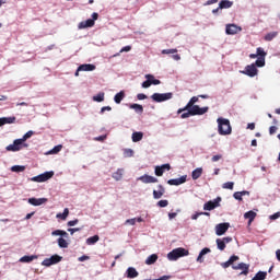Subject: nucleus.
<instances>
[{
    "instance_id": "obj_1",
    "label": "nucleus",
    "mask_w": 280,
    "mask_h": 280,
    "mask_svg": "<svg viewBox=\"0 0 280 280\" xmlns=\"http://www.w3.org/2000/svg\"><path fill=\"white\" fill-rule=\"evenodd\" d=\"M218 124V132L221 135V137H226L228 135H231L233 132V128L231 127V120L228 118L219 117L217 119Z\"/></svg>"
},
{
    "instance_id": "obj_2",
    "label": "nucleus",
    "mask_w": 280,
    "mask_h": 280,
    "mask_svg": "<svg viewBox=\"0 0 280 280\" xmlns=\"http://www.w3.org/2000/svg\"><path fill=\"white\" fill-rule=\"evenodd\" d=\"M51 236L59 237L57 240V244H58L59 248H69V242L67 241V240H69V233H67V231L55 230L51 232Z\"/></svg>"
},
{
    "instance_id": "obj_3",
    "label": "nucleus",
    "mask_w": 280,
    "mask_h": 280,
    "mask_svg": "<svg viewBox=\"0 0 280 280\" xmlns=\"http://www.w3.org/2000/svg\"><path fill=\"white\" fill-rule=\"evenodd\" d=\"M186 110L188 112L180 115L182 119H189V117H194L196 115H205L206 113H209V107L195 106L192 108H187Z\"/></svg>"
},
{
    "instance_id": "obj_4",
    "label": "nucleus",
    "mask_w": 280,
    "mask_h": 280,
    "mask_svg": "<svg viewBox=\"0 0 280 280\" xmlns=\"http://www.w3.org/2000/svg\"><path fill=\"white\" fill-rule=\"evenodd\" d=\"M188 255L189 249H185L184 247H177L167 254V259L168 261H178L180 257H188Z\"/></svg>"
},
{
    "instance_id": "obj_5",
    "label": "nucleus",
    "mask_w": 280,
    "mask_h": 280,
    "mask_svg": "<svg viewBox=\"0 0 280 280\" xmlns=\"http://www.w3.org/2000/svg\"><path fill=\"white\" fill-rule=\"evenodd\" d=\"M23 148H30L28 143H25L21 138L15 139L12 144L5 147L7 152H21Z\"/></svg>"
},
{
    "instance_id": "obj_6",
    "label": "nucleus",
    "mask_w": 280,
    "mask_h": 280,
    "mask_svg": "<svg viewBox=\"0 0 280 280\" xmlns=\"http://www.w3.org/2000/svg\"><path fill=\"white\" fill-rule=\"evenodd\" d=\"M174 97V93L167 92V93H153L151 95V100L153 102H156L158 104H161V102H167Z\"/></svg>"
},
{
    "instance_id": "obj_7",
    "label": "nucleus",
    "mask_w": 280,
    "mask_h": 280,
    "mask_svg": "<svg viewBox=\"0 0 280 280\" xmlns=\"http://www.w3.org/2000/svg\"><path fill=\"white\" fill-rule=\"evenodd\" d=\"M240 73H242L243 75H247L248 78H255L259 73L256 61L246 66L244 70L240 71Z\"/></svg>"
},
{
    "instance_id": "obj_8",
    "label": "nucleus",
    "mask_w": 280,
    "mask_h": 280,
    "mask_svg": "<svg viewBox=\"0 0 280 280\" xmlns=\"http://www.w3.org/2000/svg\"><path fill=\"white\" fill-rule=\"evenodd\" d=\"M256 54L258 56V58L256 60V66L258 68L266 67V56H268V52L266 50H264V48L258 47L256 49Z\"/></svg>"
},
{
    "instance_id": "obj_9",
    "label": "nucleus",
    "mask_w": 280,
    "mask_h": 280,
    "mask_svg": "<svg viewBox=\"0 0 280 280\" xmlns=\"http://www.w3.org/2000/svg\"><path fill=\"white\" fill-rule=\"evenodd\" d=\"M49 178H54V171H48V172L42 173L37 176L32 177L31 180L33 183H47V180H49Z\"/></svg>"
},
{
    "instance_id": "obj_10",
    "label": "nucleus",
    "mask_w": 280,
    "mask_h": 280,
    "mask_svg": "<svg viewBox=\"0 0 280 280\" xmlns=\"http://www.w3.org/2000/svg\"><path fill=\"white\" fill-rule=\"evenodd\" d=\"M100 14L92 13V19H88L86 21H82L79 23L78 28L79 30H86V27H93L95 25V21H97Z\"/></svg>"
},
{
    "instance_id": "obj_11",
    "label": "nucleus",
    "mask_w": 280,
    "mask_h": 280,
    "mask_svg": "<svg viewBox=\"0 0 280 280\" xmlns=\"http://www.w3.org/2000/svg\"><path fill=\"white\" fill-rule=\"evenodd\" d=\"M60 261H62V256L55 254L50 258H45L42 261V266L49 268V266H56V264H60Z\"/></svg>"
},
{
    "instance_id": "obj_12",
    "label": "nucleus",
    "mask_w": 280,
    "mask_h": 280,
    "mask_svg": "<svg viewBox=\"0 0 280 280\" xmlns=\"http://www.w3.org/2000/svg\"><path fill=\"white\" fill-rule=\"evenodd\" d=\"M220 202H222L221 197H217L213 200L207 201L203 205V211H213V209H218V207H220Z\"/></svg>"
},
{
    "instance_id": "obj_13",
    "label": "nucleus",
    "mask_w": 280,
    "mask_h": 280,
    "mask_svg": "<svg viewBox=\"0 0 280 280\" xmlns=\"http://www.w3.org/2000/svg\"><path fill=\"white\" fill-rule=\"evenodd\" d=\"M230 226H231V223L229 222L217 224L214 228L215 235H218L219 237L224 235V233L229 231Z\"/></svg>"
},
{
    "instance_id": "obj_14",
    "label": "nucleus",
    "mask_w": 280,
    "mask_h": 280,
    "mask_svg": "<svg viewBox=\"0 0 280 280\" xmlns=\"http://www.w3.org/2000/svg\"><path fill=\"white\" fill-rule=\"evenodd\" d=\"M240 32H242V28L236 24H226L225 26V34H228V36H235V34H240Z\"/></svg>"
},
{
    "instance_id": "obj_15",
    "label": "nucleus",
    "mask_w": 280,
    "mask_h": 280,
    "mask_svg": "<svg viewBox=\"0 0 280 280\" xmlns=\"http://www.w3.org/2000/svg\"><path fill=\"white\" fill-rule=\"evenodd\" d=\"M233 270H242L240 275H244L245 277L248 275V270L250 269V265L245 264V262H240L238 265H233L232 266Z\"/></svg>"
},
{
    "instance_id": "obj_16",
    "label": "nucleus",
    "mask_w": 280,
    "mask_h": 280,
    "mask_svg": "<svg viewBox=\"0 0 280 280\" xmlns=\"http://www.w3.org/2000/svg\"><path fill=\"white\" fill-rule=\"evenodd\" d=\"M137 180H140L144 185H150L151 183H159V178L148 174L138 177Z\"/></svg>"
},
{
    "instance_id": "obj_17",
    "label": "nucleus",
    "mask_w": 280,
    "mask_h": 280,
    "mask_svg": "<svg viewBox=\"0 0 280 280\" xmlns=\"http://www.w3.org/2000/svg\"><path fill=\"white\" fill-rule=\"evenodd\" d=\"M172 170V166L170 164H162L160 166H155L154 174L155 176H163L165 172H170Z\"/></svg>"
},
{
    "instance_id": "obj_18",
    "label": "nucleus",
    "mask_w": 280,
    "mask_h": 280,
    "mask_svg": "<svg viewBox=\"0 0 280 280\" xmlns=\"http://www.w3.org/2000/svg\"><path fill=\"white\" fill-rule=\"evenodd\" d=\"M187 183V175H183L178 178H173L167 180V185L178 187V185H185Z\"/></svg>"
},
{
    "instance_id": "obj_19",
    "label": "nucleus",
    "mask_w": 280,
    "mask_h": 280,
    "mask_svg": "<svg viewBox=\"0 0 280 280\" xmlns=\"http://www.w3.org/2000/svg\"><path fill=\"white\" fill-rule=\"evenodd\" d=\"M28 205H32V207H42V205H45L47 202V198H28L27 199Z\"/></svg>"
},
{
    "instance_id": "obj_20",
    "label": "nucleus",
    "mask_w": 280,
    "mask_h": 280,
    "mask_svg": "<svg viewBox=\"0 0 280 280\" xmlns=\"http://www.w3.org/2000/svg\"><path fill=\"white\" fill-rule=\"evenodd\" d=\"M211 253V248L205 247L200 250L198 257L196 258L197 264H205V255H209Z\"/></svg>"
},
{
    "instance_id": "obj_21",
    "label": "nucleus",
    "mask_w": 280,
    "mask_h": 280,
    "mask_svg": "<svg viewBox=\"0 0 280 280\" xmlns=\"http://www.w3.org/2000/svg\"><path fill=\"white\" fill-rule=\"evenodd\" d=\"M165 195V187L163 185L158 186V190H153V198L154 200H160Z\"/></svg>"
},
{
    "instance_id": "obj_22",
    "label": "nucleus",
    "mask_w": 280,
    "mask_h": 280,
    "mask_svg": "<svg viewBox=\"0 0 280 280\" xmlns=\"http://www.w3.org/2000/svg\"><path fill=\"white\" fill-rule=\"evenodd\" d=\"M126 277L127 279H137V277H139V271H137L135 267H129L126 270Z\"/></svg>"
},
{
    "instance_id": "obj_23",
    "label": "nucleus",
    "mask_w": 280,
    "mask_h": 280,
    "mask_svg": "<svg viewBox=\"0 0 280 280\" xmlns=\"http://www.w3.org/2000/svg\"><path fill=\"white\" fill-rule=\"evenodd\" d=\"M244 218H245V220H248V226H250V224H253V221L255 220V218H257V212L249 210L244 213Z\"/></svg>"
},
{
    "instance_id": "obj_24",
    "label": "nucleus",
    "mask_w": 280,
    "mask_h": 280,
    "mask_svg": "<svg viewBox=\"0 0 280 280\" xmlns=\"http://www.w3.org/2000/svg\"><path fill=\"white\" fill-rule=\"evenodd\" d=\"M7 124H16V117H14V116L1 117L0 118V128L2 126H5Z\"/></svg>"
},
{
    "instance_id": "obj_25",
    "label": "nucleus",
    "mask_w": 280,
    "mask_h": 280,
    "mask_svg": "<svg viewBox=\"0 0 280 280\" xmlns=\"http://www.w3.org/2000/svg\"><path fill=\"white\" fill-rule=\"evenodd\" d=\"M230 8H233V1H231V0H221L219 2V10H229Z\"/></svg>"
},
{
    "instance_id": "obj_26",
    "label": "nucleus",
    "mask_w": 280,
    "mask_h": 280,
    "mask_svg": "<svg viewBox=\"0 0 280 280\" xmlns=\"http://www.w3.org/2000/svg\"><path fill=\"white\" fill-rule=\"evenodd\" d=\"M129 108L131 110H135V113H137V115H143V105L133 103L129 105Z\"/></svg>"
},
{
    "instance_id": "obj_27",
    "label": "nucleus",
    "mask_w": 280,
    "mask_h": 280,
    "mask_svg": "<svg viewBox=\"0 0 280 280\" xmlns=\"http://www.w3.org/2000/svg\"><path fill=\"white\" fill-rule=\"evenodd\" d=\"M78 71H95V65L93 63H83L78 67Z\"/></svg>"
},
{
    "instance_id": "obj_28",
    "label": "nucleus",
    "mask_w": 280,
    "mask_h": 280,
    "mask_svg": "<svg viewBox=\"0 0 280 280\" xmlns=\"http://www.w3.org/2000/svg\"><path fill=\"white\" fill-rule=\"evenodd\" d=\"M143 140V132L142 131H136L131 135V141L133 143H139V141Z\"/></svg>"
},
{
    "instance_id": "obj_29",
    "label": "nucleus",
    "mask_w": 280,
    "mask_h": 280,
    "mask_svg": "<svg viewBox=\"0 0 280 280\" xmlns=\"http://www.w3.org/2000/svg\"><path fill=\"white\" fill-rule=\"evenodd\" d=\"M34 259H38V256L36 255H31V256H23L20 258V262L21 264H32V261H34Z\"/></svg>"
},
{
    "instance_id": "obj_30",
    "label": "nucleus",
    "mask_w": 280,
    "mask_h": 280,
    "mask_svg": "<svg viewBox=\"0 0 280 280\" xmlns=\"http://www.w3.org/2000/svg\"><path fill=\"white\" fill-rule=\"evenodd\" d=\"M114 180H121L124 178V168H118L115 173L112 174Z\"/></svg>"
},
{
    "instance_id": "obj_31",
    "label": "nucleus",
    "mask_w": 280,
    "mask_h": 280,
    "mask_svg": "<svg viewBox=\"0 0 280 280\" xmlns=\"http://www.w3.org/2000/svg\"><path fill=\"white\" fill-rule=\"evenodd\" d=\"M201 176H202V167H197L191 173L192 180H198V178H200Z\"/></svg>"
},
{
    "instance_id": "obj_32",
    "label": "nucleus",
    "mask_w": 280,
    "mask_h": 280,
    "mask_svg": "<svg viewBox=\"0 0 280 280\" xmlns=\"http://www.w3.org/2000/svg\"><path fill=\"white\" fill-rule=\"evenodd\" d=\"M126 97V92L120 91L114 96L115 104H121V101Z\"/></svg>"
},
{
    "instance_id": "obj_33",
    "label": "nucleus",
    "mask_w": 280,
    "mask_h": 280,
    "mask_svg": "<svg viewBox=\"0 0 280 280\" xmlns=\"http://www.w3.org/2000/svg\"><path fill=\"white\" fill-rule=\"evenodd\" d=\"M97 242H100V235H94L86 238L85 244H88V246H93L94 244H97Z\"/></svg>"
},
{
    "instance_id": "obj_34",
    "label": "nucleus",
    "mask_w": 280,
    "mask_h": 280,
    "mask_svg": "<svg viewBox=\"0 0 280 280\" xmlns=\"http://www.w3.org/2000/svg\"><path fill=\"white\" fill-rule=\"evenodd\" d=\"M159 259V256L156 254H152L150 255L147 259H145V264L147 266H152V264H156V260Z\"/></svg>"
},
{
    "instance_id": "obj_35",
    "label": "nucleus",
    "mask_w": 280,
    "mask_h": 280,
    "mask_svg": "<svg viewBox=\"0 0 280 280\" xmlns=\"http://www.w3.org/2000/svg\"><path fill=\"white\" fill-rule=\"evenodd\" d=\"M266 277H268V272L266 271H258L252 280H266Z\"/></svg>"
},
{
    "instance_id": "obj_36",
    "label": "nucleus",
    "mask_w": 280,
    "mask_h": 280,
    "mask_svg": "<svg viewBox=\"0 0 280 280\" xmlns=\"http://www.w3.org/2000/svg\"><path fill=\"white\" fill-rule=\"evenodd\" d=\"M198 103V97L197 96H192L189 102L186 104L184 110H187V108H194L195 106H198V105H194Z\"/></svg>"
},
{
    "instance_id": "obj_37",
    "label": "nucleus",
    "mask_w": 280,
    "mask_h": 280,
    "mask_svg": "<svg viewBox=\"0 0 280 280\" xmlns=\"http://www.w3.org/2000/svg\"><path fill=\"white\" fill-rule=\"evenodd\" d=\"M56 218L58 220H67V218H69V208L63 209L62 213H57Z\"/></svg>"
},
{
    "instance_id": "obj_38",
    "label": "nucleus",
    "mask_w": 280,
    "mask_h": 280,
    "mask_svg": "<svg viewBox=\"0 0 280 280\" xmlns=\"http://www.w3.org/2000/svg\"><path fill=\"white\" fill-rule=\"evenodd\" d=\"M144 78L145 80H150L151 84H153L154 86L161 84V80L154 79L152 74H145Z\"/></svg>"
},
{
    "instance_id": "obj_39",
    "label": "nucleus",
    "mask_w": 280,
    "mask_h": 280,
    "mask_svg": "<svg viewBox=\"0 0 280 280\" xmlns=\"http://www.w3.org/2000/svg\"><path fill=\"white\" fill-rule=\"evenodd\" d=\"M62 150V144H58L56 147H54L51 150H49L48 152H46L47 155L49 154H58V152H60Z\"/></svg>"
},
{
    "instance_id": "obj_40",
    "label": "nucleus",
    "mask_w": 280,
    "mask_h": 280,
    "mask_svg": "<svg viewBox=\"0 0 280 280\" xmlns=\"http://www.w3.org/2000/svg\"><path fill=\"white\" fill-rule=\"evenodd\" d=\"M11 172H15V174H21V172H25V166H23V165H13L11 167Z\"/></svg>"
},
{
    "instance_id": "obj_41",
    "label": "nucleus",
    "mask_w": 280,
    "mask_h": 280,
    "mask_svg": "<svg viewBox=\"0 0 280 280\" xmlns=\"http://www.w3.org/2000/svg\"><path fill=\"white\" fill-rule=\"evenodd\" d=\"M277 36H279L278 32H270L267 35H265V40L270 43V40H272L273 38H277Z\"/></svg>"
},
{
    "instance_id": "obj_42",
    "label": "nucleus",
    "mask_w": 280,
    "mask_h": 280,
    "mask_svg": "<svg viewBox=\"0 0 280 280\" xmlns=\"http://www.w3.org/2000/svg\"><path fill=\"white\" fill-rule=\"evenodd\" d=\"M104 95H105L104 92H100L98 94L94 95L92 100L93 102H98V103L104 102Z\"/></svg>"
},
{
    "instance_id": "obj_43",
    "label": "nucleus",
    "mask_w": 280,
    "mask_h": 280,
    "mask_svg": "<svg viewBox=\"0 0 280 280\" xmlns=\"http://www.w3.org/2000/svg\"><path fill=\"white\" fill-rule=\"evenodd\" d=\"M215 242L218 250H224L226 248V244L222 242V238H217Z\"/></svg>"
},
{
    "instance_id": "obj_44",
    "label": "nucleus",
    "mask_w": 280,
    "mask_h": 280,
    "mask_svg": "<svg viewBox=\"0 0 280 280\" xmlns=\"http://www.w3.org/2000/svg\"><path fill=\"white\" fill-rule=\"evenodd\" d=\"M124 156L125 159H131V156H135V151L132 149H125Z\"/></svg>"
},
{
    "instance_id": "obj_45",
    "label": "nucleus",
    "mask_w": 280,
    "mask_h": 280,
    "mask_svg": "<svg viewBox=\"0 0 280 280\" xmlns=\"http://www.w3.org/2000/svg\"><path fill=\"white\" fill-rule=\"evenodd\" d=\"M34 136V131L30 130L27 131L22 138H20L24 143L27 139H32V137Z\"/></svg>"
},
{
    "instance_id": "obj_46",
    "label": "nucleus",
    "mask_w": 280,
    "mask_h": 280,
    "mask_svg": "<svg viewBox=\"0 0 280 280\" xmlns=\"http://www.w3.org/2000/svg\"><path fill=\"white\" fill-rule=\"evenodd\" d=\"M159 207H161V209H165V207H167V205H170V201H167V199L164 200H160L156 203Z\"/></svg>"
},
{
    "instance_id": "obj_47",
    "label": "nucleus",
    "mask_w": 280,
    "mask_h": 280,
    "mask_svg": "<svg viewBox=\"0 0 280 280\" xmlns=\"http://www.w3.org/2000/svg\"><path fill=\"white\" fill-rule=\"evenodd\" d=\"M125 224L126 225H129V226H135L136 224H137V219H127L126 221H125Z\"/></svg>"
},
{
    "instance_id": "obj_48",
    "label": "nucleus",
    "mask_w": 280,
    "mask_h": 280,
    "mask_svg": "<svg viewBox=\"0 0 280 280\" xmlns=\"http://www.w3.org/2000/svg\"><path fill=\"white\" fill-rule=\"evenodd\" d=\"M235 184L233 182H226L223 184V189H233Z\"/></svg>"
},
{
    "instance_id": "obj_49",
    "label": "nucleus",
    "mask_w": 280,
    "mask_h": 280,
    "mask_svg": "<svg viewBox=\"0 0 280 280\" xmlns=\"http://www.w3.org/2000/svg\"><path fill=\"white\" fill-rule=\"evenodd\" d=\"M151 82L150 79H147L145 81L142 82L141 86L142 89H150L151 88Z\"/></svg>"
},
{
    "instance_id": "obj_50",
    "label": "nucleus",
    "mask_w": 280,
    "mask_h": 280,
    "mask_svg": "<svg viewBox=\"0 0 280 280\" xmlns=\"http://www.w3.org/2000/svg\"><path fill=\"white\" fill-rule=\"evenodd\" d=\"M79 231H82V228H70V229H68V233H70V235H73V233H78Z\"/></svg>"
},
{
    "instance_id": "obj_51",
    "label": "nucleus",
    "mask_w": 280,
    "mask_h": 280,
    "mask_svg": "<svg viewBox=\"0 0 280 280\" xmlns=\"http://www.w3.org/2000/svg\"><path fill=\"white\" fill-rule=\"evenodd\" d=\"M240 260V256H235V255H232L228 261H230V264H235V261H238Z\"/></svg>"
},
{
    "instance_id": "obj_52",
    "label": "nucleus",
    "mask_w": 280,
    "mask_h": 280,
    "mask_svg": "<svg viewBox=\"0 0 280 280\" xmlns=\"http://www.w3.org/2000/svg\"><path fill=\"white\" fill-rule=\"evenodd\" d=\"M233 198H234L235 200L242 201V200H243V198H242V192H240V191L234 192V194H233Z\"/></svg>"
},
{
    "instance_id": "obj_53",
    "label": "nucleus",
    "mask_w": 280,
    "mask_h": 280,
    "mask_svg": "<svg viewBox=\"0 0 280 280\" xmlns=\"http://www.w3.org/2000/svg\"><path fill=\"white\" fill-rule=\"evenodd\" d=\"M176 51H178L177 49H163L162 50V54H166V55H170V54H176Z\"/></svg>"
},
{
    "instance_id": "obj_54",
    "label": "nucleus",
    "mask_w": 280,
    "mask_h": 280,
    "mask_svg": "<svg viewBox=\"0 0 280 280\" xmlns=\"http://www.w3.org/2000/svg\"><path fill=\"white\" fill-rule=\"evenodd\" d=\"M222 159V154H217L211 158L212 163H218Z\"/></svg>"
},
{
    "instance_id": "obj_55",
    "label": "nucleus",
    "mask_w": 280,
    "mask_h": 280,
    "mask_svg": "<svg viewBox=\"0 0 280 280\" xmlns=\"http://www.w3.org/2000/svg\"><path fill=\"white\" fill-rule=\"evenodd\" d=\"M106 110H107V112H110V110H113V107H110V106H104V107L101 108L100 114H101V115H104V113H106Z\"/></svg>"
},
{
    "instance_id": "obj_56",
    "label": "nucleus",
    "mask_w": 280,
    "mask_h": 280,
    "mask_svg": "<svg viewBox=\"0 0 280 280\" xmlns=\"http://www.w3.org/2000/svg\"><path fill=\"white\" fill-rule=\"evenodd\" d=\"M78 222H80V220L74 219V220H72V221H69V222L67 223V226H75V224H78Z\"/></svg>"
},
{
    "instance_id": "obj_57",
    "label": "nucleus",
    "mask_w": 280,
    "mask_h": 280,
    "mask_svg": "<svg viewBox=\"0 0 280 280\" xmlns=\"http://www.w3.org/2000/svg\"><path fill=\"white\" fill-rule=\"evenodd\" d=\"M279 218H280V212H276L269 217V220H279Z\"/></svg>"
},
{
    "instance_id": "obj_58",
    "label": "nucleus",
    "mask_w": 280,
    "mask_h": 280,
    "mask_svg": "<svg viewBox=\"0 0 280 280\" xmlns=\"http://www.w3.org/2000/svg\"><path fill=\"white\" fill-rule=\"evenodd\" d=\"M137 100H140V101L148 100V95H145L143 93H139V94H137Z\"/></svg>"
},
{
    "instance_id": "obj_59",
    "label": "nucleus",
    "mask_w": 280,
    "mask_h": 280,
    "mask_svg": "<svg viewBox=\"0 0 280 280\" xmlns=\"http://www.w3.org/2000/svg\"><path fill=\"white\" fill-rule=\"evenodd\" d=\"M91 259V257L86 256V255H83V256H80L78 258V261H89Z\"/></svg>"
},
{
    "instance_id": "obj_60",
    "label": "nucleus",
    "mask_w": 280,
    "mask_h": 280,
    "mask_svg": "<svg viewBox=\"0 0 280 280\" xmlns=\"http://www.w3.org/2000/svg\"><path fill=\"white\" fill-rule=\"evenodd\" d=\"M130 49H132L131 46H125V47H122V48L120 49L119 54H124L125 51L128 52V51H130Z\"/></svg>"
},
{
    "instance_id": "obj_61",
    "label": "nucleus",
    "mask_w": 280,
    "mask_h": 280,
    "mask_svg": "<svg viewBox=\"0 0 280 280\" xmlns=\"http://www.w3.org/2000/svg\"><path fill=\"white\" fill-rule=\"evenodd\" d=\"M221 266L226 269L230 268V266H233L230 260H226L225 262H221Z\"/></svg>"
},
{
    "instance_id": "obj_62",
    "label": "nucleus",
    "mask_w": 280,
    "mask_h": 280,
    "mask_svg": "<svg viewBox=\"0 0 280 280\" xmlns=\"http://www.w3.org/2000/svg\"><path fill=\"white\" fill-rule=\"evenodd\" d=\"M221 266L226 269L230 268V266H233L230 260H226L225 262H221Z\"/></svg>"
},
{
    "instance_id": "obj_63",
    "label": "nucleus",
    "mask_w": 280,
    "mask_h": 280,
    "mask_svg": "<svg viewBox=\"0 0 280 280\" xmlns=\"http://www.w3.org/2000/svg\"><path fill=\"white\" fill-rule=\"evenodd\" d=\"M277 132V126H271L269 128V135H275Z\"/></svg>"
},
{
    "instance_id": "obj_64",
    "label": "nucleus",
    "mask_w": 280,
    "mask_h": 280,
    "mask_svg": "<svg viewBox=\"0 0 280 280\" xmlns=\"http://www.w3.org/2000/svg\"><path fill=\"white\" fill-rule=\"evenodd\" d=\"M168 279H171L170 276H162V277H160L158 279H153V280H168Z\"/></svg>"
}]
</instances>
